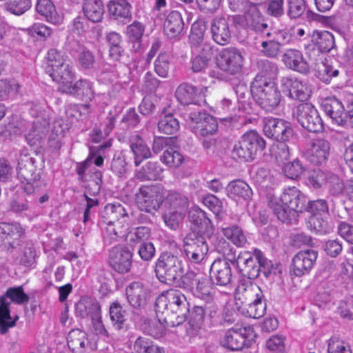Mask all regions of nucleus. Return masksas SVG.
I'll list each match as a JSON object with an SVG mask.
<instances>
[{
  "instance_id": "nucleus-32",
  "label": "nucleus",
  "mask_w": 353,
  "mask_h": 353,
  "mask_svg": "<svg viewBox=\"0 0 353 353\" xmlns=\"http://www.w3.org/2000/svg\"><path fill=\"white\" fill-rule=\"evenodd\" d=\"M282 61L286 67L294 71L306 73L309 70V64L299 50H286L282 57Z\"/></svg>"
},
{
  "instance_id": "nucleus-33",
  "label": "nucleus",
  "mask_w": 353,
  "mask_h": 353,
  "mask_svg": "<svg viewBox=\"0 0 353 353\" xmlns=\"http://www.w3.org/2000/svg\"><path fill=\"white\" fill-rule=\"evenodd\" d=\"M236 262L243 274L248 275V277H255L259 275V265L258 264V259L254 255V249L252 252H241L237 257Z\"/></svg>"
},
{
  "instance_id": "nucleus-36",
  "label": "nucleus",
  "mask_w": 353,
  "mask_h": 353,
  "mask_svg": "<svg viewBox=\"0 0 353 353\" xmlns=\"http://www.w3.org/2000/svg\"><path fill=\"white\" fill-rule=\"evenodd\" d=\"M238 310L248 317L253 319L262 317L266 311V303L263 292Z\"/></svg>"
},
{
  "instance_id": "nucleus-35",
  "label": "nucleus",
  "mask_w": 353,
  "mask_h": 353,
  "mask_svg": "<svg viewBox=\"0 0 353 353\" xmlns=\"http://www.w3.org/2000/svg\"><path fill=\"white\" fill-rule=\"evenodd\" d=\"M184 23L179 11H172L166 17L163 23L164 34L169 39L178 37L183 30Z\"/></svg>"
},
{
  "instance_id": "nucleus-27",
  "label": "nucleus",
  "mask_w": 353,
  "mask_h": 353,
  "mask_svg": "<svg viewBox=\"0 0 353 353\" xmlns=\"http://www.w3.org/2000/svg\"><path fill=\"white\" fill-rule=\"evenodd\" d=\"M262 292L261 288L251 281L240 283L234 291L235 305L237 310L253 300L256 296H260Z\"/></svg>"
},
{
  "instance_id": "nucleus-57",
  "label": "nucleus",
  "mask_w": 353,
  "mask_h": 353,
  "mask_svg": "<svg viewBox=\"0 0 353 353\" xmlns=\"http://www.w3.org/2000/svg\"><path fill=\"white\" fill-rule=\"evenodd\" d=\"M158 128L161 132L171 134L179 130V123L173 114H168L161 118L158 123Z\"/></svg>"
},
{
  "instance_id": "nucleus-8",
  "label": "nucleus",
  "mask_w": 353,
  "mask_h": 353,
  "mask_svg": "<svg viewBox=\"0 0 353 353\" xmlns=\"http://www.w3.org/2000/svg\"><path fill=\"white\" fill-rule=\"evenodd\" d=\"M183 117L187 128L200 139L214 134L217 130L216 119L205 112L187 110Z\"/></svg>"
},
{
  "instance_id": "nucleus-4",
  "label": "nucleus",
  "mask_w": 353,
  "mask_h": 353,
  "mask_svg": "<svg viewBox=\"0 0 353 353\" xmlns=\"http://www.w3.org/2000/svg\"><path fill=\"white\" fill-rule=\"evenodd\" d=\"M254 101L267 112H272L280 104L281 94L275 83L263 72L259 73L251 85Z\"/></svg>"
},
{
  "instance_id": "nucleus-48",
  "label": "nucleus",
  "mask_w": 353,
  "mask_h": 353,
  "mask_svg": "<svg viewBox=\"0 0 353 353\" xmlns=\"http://www.w3.org/2000/svg\"><path fill=\"white\" fill-rule=\"evenodd\" d=\"M223 235L237 247H243L247 242L246 236L238 225H233L221 229Z\"/></svg>"
},
{
  "instance_id": "nucleus-22",
  "label": "nucleus",
  "mask_w": 353,
  "mask_h": 353,
  "mask_svg": "<svg viewBox=\"0 0 353 353\" xmlns=\"http://www.w3.org/2000/svg\"><path fill=\"white\" fill-rule=\"evenodd\" d=\"M321 107L333 123L340 126L347 124V109H345L343 103L336 97L323 99Z\"/></svg>"
},
{
  "instance_id": "nucleus-9",
  "label": "nucleus",
  "mask_w": 353,
  "mask_h": 353,
  "mask_svg": "<svg viewBox=\"0 0 353 353\" xmlns=\"http://www.w3.org/2000/svg\"><path fill=\"white\" fill-rule=\"evenodd\" d=\"M155 272L159 279L167 283L181 281L185 275L182 262L177 256L163 253L156 263Z\"/></svg>"
},
{
  "instance_id": "nucleus-31",
  "label": "nucleus",
  "mask_w": 353,
  "mask_h": 353,
  "mask_svg": "<svg viewBox=\"0 0 353 353\" xmlns=\"http://www.w3.org/2000/svg\"><path fill=\"white\" fill-rule=\"evenodd\" d=\"M206 91V87L199 89L190 84L182 83L177 88L175 96L181 104H196L198 102L199 96L203 95Z\"/></svg>"
},
{
  "instance_id": "nucleus-37",
  "label": "nucleus",
  "mask_w": 353,
  "mask_h": 353,
  "mask_svg": "<svg viewBox=\"0 0 353 353\" xmlns=\"http://www.w3.org/2000/svg\"><path fill=\"white\" fill-rule=\"evenodd\" d=\"M108 8L110 16L118 21L125 23L131 18V6L126 0H110Z\"/></svg>"
},
{
  "instance_id": "nucleus-54",
  "label": "nucleus",
  "mask_w": 353,
  "mask_h": 353,
  "mask_svg": "<svg viewBox=\"0 0 353 353\" xmlns=\"http://www.w3.org/2000/svg\"><path fill=\"white\" fill-rule=\"evenodd\" d=\"M143 331L154 338H160L164 334L165 325L161 320L156 318L146 319L142 325Z\"/></svg>"
},
{
  "instance_id": "nucleus-52",
  "label": "nucleus",
  "mask_w": 353,
  "mask_h": 353,
  "mask_svg": "<svg viewBox=\"0 0 353 353\" xmlns=\"http://www.w3.org/2000/svg\"><path fill=\"white\" fill-rule=\"evenodd\" d=\"M145 31L144 26L140 22L135 21L128 26L126 34L133 43V49L139 51L141 49V38Z\"/></svg>"
},
{
  "instance_id": "nucleus-63",
  "label": "nucleus",
  "mask_w": 353,
  "mask_h": 353,
  "mask_svg": "<svg viewBox=\"0 0 353 353\" xmlns=\"http://www.w3.org/2000/svg\"><path fill=\"white\" fill-rule=\"evenodd\" d=\"M4 297L9 298L12 302L19 305L27 303L29 300V297L24 292L22 286L8 288Z\"/></svg>"
},
{
  "instance_id": "nucleus-6",
  "label": "nucleus",
  "mask_w": 353,
  "mask_h": 353,
  "mask_svg": "<svg viewBox=\"0 0 353 353\" xmlns=\"http://www.w3.org/2000/svg\"><path fill=\"white\" fill-rule=\"evenodd\" d=\"M108 214L112 218H118L116 221H110L104 227L103 232V241L110 244L114 241L126 237L130 229V219L123 207L119 203H108L105 206Z\"/></svg>"
},
{
  "instance_id": "nucleus-43",
  "label": "nucleus",
  "mask_w": 353,
  "mask_h": 353,
  "mask_svg": "<svg viewBox=\"0 0 353 353\" xmlns=\"http://www.w3.org/2000/svg\"><path fill=\"white\" fill-rule=\"evenodd\" d=\"M68 129V124L64 123L62 119L55 121L48 140L49 148L53 151L59 150L62 145V139Z\"/></svg>"
},
{
  "instance_id": "nucleus-42",
  "label": "nucleus",
  "mask_w": 353,
  "mask_h": 353,
  "mask_svg": "<svg viewBox=\"0 0 353 353\" xmlns=\"http://www.w3.org/2000/svg\"><path fill=\"white\" fill-rule=\"evenodd\" d=\"M244 21L242 26H248L256 32H263L267 28V24L261 19V13L256 5L251 4L249 9L243 15Z\"/></svg>"
},
{
  "instance_id": "nucleus-56",
  "label": "nucleus",
  "mask_w": 353,
  "mask_h": 353,
  "mask_svg": "<svg viewBox=\"0 0 353 353\" xmlns=\"http://www.w3.org/2000/svg\"><path fill=\"white\" fill-rule=\"evenodd\" d=\"M282 171L285 176L295 180L301 176L305 171V168L299 159H296L291 162L284 163Z\"/></svg>"
},
{
  "instance_id": "nucleus-30",
  "label": "nucleus",
  "mask_w": 353,
  "mask_h": 353,
  "mask_svg": "<svg viewBox=\"0 0 353 353\" xmlns=\"http://www.w3.org/2000/svg\"><path fill=\"white\" fill-rule=\"evenodd\" d=\"M211 33L213 40L219 45H225L231 38L228 19L223 17H215L211 24Z\"/></svg>"
},
{
  "instance_id": "nucleus-41",
  "label": "nucleus",
  "mask_w": 353,
  "mask_h": 353,
  "mask_svg": "<svg viewBox=\"0 0 353 353\" xmlns=\"http://www.w3.org/2000/svg\"><path fill=\"white\" fill-rule=\"evenodd\" d=\"M76 314L82 317L97 316L100 314V305L99 303L90 297L81 298L75 306Z\"/></svg>"
},
{
  "instance_id": "nucleus-13",
  "label": "nucleus",
  "mask_w": 353,
  "mask_h": 353,
  "mask_svg": "<svg viewBox=\"0 0 353 353\" xmlns=\"http://www.w3.org/2000/svg\"><path fill=\"white\" fill-rule=\"evenodd\" d=\"M183 252L187 262L192 264L203 263L207 258L208 245L204 239L190 234L183 240Z\"/></svg>"
},
{
  "instance_id": "nucleus-39",
  "label": "nucleus",
  "mask_w": 353,
  "mask_h": 353,
  "mask_svg": "<svg viewBox=\"0 0 353 353\" xmlns=\"http://www.w3.org/2000/svg\"><path fill=\"white\" fill-rule=\"evenodd\" d=\"M130 149L134 154V163L138 166L141 163L151 157V152L148 145L138 134L133 135L130 139Z\"/></svg>"
},
{
  "instance_id": "nucleus-1",
  "label": "nucleus",
  "mask_w": 353,
  "mask_h": 353,
  "mask_svg": "<svg viewBox=\"0 0 353 353\" xmlns=\"http://www.w3.org/2000/svg\"><path fill=\"white\" fill-rule=\"evenodd\" d=\"M46 71L52 79L59 84V90L63 93L79 99L90 101L94 93L92 83L85 79H80L72 84L74 72L65 56L56 49L48 52Z\"/></svg>"
},
{
  "instance_id": "nucleus-18",
  "label": "nucleus",
  "mask_w": 353,
  "mask_h": 353,
  "mask_svg": "<svg viewBox=\"0 0 353 353\" xmlns=\"http://www.w3.org/2000/svg\"><path fill=\"white\" fill-rule=\"evenodd\" d=\"M152 295L149 286L141 281H134L125 288L128 303L134 308L144 307Z\"/></svg>"
},
{
  "instance_id": "nucleus-40",
  "label": "nucleus",
  "mask_w": 353,
  "mask_h": 353,
  "mask_svg": "<svg viewBox=\"0 0 353 353\" xmlns=\"http://www.w3.org/2000/svg\"><path fill=\"white\" fill-rule=\"evenodd\" d=\"M311 230L321 234H326L334 229V223L328 213L313 214L309 220Z\"/></svg>"
},
{
  "instance_id": "nucleus-28",
  "label": "nucleus",
  "mask_w": 353,
  "mask_h": 353,
  "mask_svg": "<svg viewBox=\"0 0 353 353\" xmlns=\"http://www.w3.org/2000/svg\"><path fill=\"white\" fill-rule=\"evenodd\" d=\"M330 143L323 139L314 140L307 149L305 156L314 164L321 165L325 163L330 155Z\"/></svg>"
},
{
  "instance_id": "nucleus-46",
  "label": "nucleus",
  "mask_w": 353,
  "mask_h": 353,
  "mask_svg": "<svg viewBox=\"0 0 353 353\" xmlns=\"http://www.w3.org/2000/svg\"><path fill=\"white\" fill-rule=\"evenodd\" d=\"M10 303L6 298H0V333L4 334L7 331L15 325L17 318L13 319L10 316Z\"/></svg>"
},
{
  "instance_id": "nucleus-23",
  "label": "nucleus",
  "mask_w": 353,
  "mask_h": 353,
  "mask_svg": "<svg viewBox=\"0 0 353 353\" xmlns=\"http://www.w3.org/2000/svg\"><path fill=\"white\" fill-rule=\"evenodd\" d=\"M132 250L125 246L118 245L110 252V263L120 273L128 272L132 265Z\"/></svg>"
},
{
  "instance_id": "nucleus-61",
  "label": "nucleus",
  "mask_w": 353,
  "mask_h": 353,
  "mask_svg": "<svg viewBox=\"0 0 353 353\" xmlns=\"http://www.w3.org/2000/svg\"><path fill=\"white\" fill-rule=\"evenodd\" d=\"M170 69L169 54L165 52H161L154 61L155 72L161 77L165 78L168 76Z\"/></svg>"
},
{
  "instance_id": "nucleus-24",
  "label": "nucleus",
  "mask_w": 353,
  "mask_h": 353,
  "mask_svg": "<svg viewBox=\"0 0 353 353\" xmlns=\"http://www.w3.org/2000/svg\"><path fill=\"white\" fill-rule=\"evenodd\" d=\"M188 219L192 223V229L197 233L210 236L214 232V226L205 212L199 206L194 205L188 214Z\"/></svg>"
},
{
  "instance_id": "nucleus-44",
  "label": "nucleus",
  "mask_w": 353,
  "mask_h": 353,
  "mask_svg": "<svg viewBox=\"0 0 353 353\" xmlns=\"http://www.w3.org/2000/svg\"><path fill=\"white\" fill-rule=\"evenodd\" d=\"M83 11L86 18L94 23L100 21L104 14V6L101 0H85Z\"/></svg>"
},
{
  "instance_id": "nucleus-14",
  "label": "nucleus",
  "mask_w": 353,
  "mask_h": 353,
  "mask_svg": "<svg viewBox=\"0 0 353 353\" xmlns=\"http://www.w3.org/2000/svg\"><path fill=\"white\" fill-rule=\"evenodd\" d=\"M263 123V132L267 137L279 142H289L294 139V132L290 122L282 119L265 117Z\"/></svg>"
},
{
  "instance_id": "nucleus-51",
  "label": "nucleus",
  "mask_w": 353,
  "mask_h": 353,
  "mask_svg": "<svg viewBox=\"0 0 353 353\" xmlns=\"http://www.w3.org/2000/svg\"><path fill=\"white\" fill-rule=\"evenodd\" d=\"M163 170L157 163L148 162L137 172L136 176L141 180H157L161 177Z\"/></svg>"
},
{
  "instance_id": "nucleus-59",
  "label": "nucleus",
  "mask_w": 353,
  "mask_h": 353,
  "mask_svg": "<svg viewBox=\"0 0 353 353\" xmlns=\"http://www.w3.org/2000/svg\"><path fill=\"white\" fill-rule=\"evenodd\" d=\"M328 173H324L319 169H315L309 172L305 184L313 188H319L327 183Z\"/></svg>"
},
{
  "instance_id": "nucleus-58",
  "label": "nucleus",
  "mask_w": 353,
  "mask_h": 353,
  "mask_svg": "<svg viewBox=\"0 0 353 353\" xmlns=\"http://www.w3.org/2000/svg\"><path fill=\"white\" fill-rule=\"evenodd\" d=\"M150 236V229L147 227H138L131 230L128 236L127 239L129 243L134 246L138 243H145Z\"/></svg>"
},
{
  "instance_id": "nucleus-26",
  "label": "nucleus",
  "mask_w": 353,
  "mask_h": 353,
  "mask_svg": "<svg viewBox=\"0 0 353 353\" xmlns=\"http://www.w3.org/2000/svg\"><path fill=\"white\" fill-rule=\"evenodd\" d=\"M210 275L212 283L226 286L231 282L232 276L230 262L225 259H216L211 265Z\"/></svg>"
},
{
  "instance_id": "nucleus-19",
  "label": "nucleus",
  "mask_w": 353,
  "mask_h": 353,
  "mask_svg": "<svg viewBox=\"0 0 353 353\" xmlns=\"http://www.w3.org/2000/svg\"><path fill=\"white\" fill-rule=\"evenodd\" d=\"M25 229L18 223H0V243L8 250H16L21 245Z\"/></svg>"
},
{
  "instance_id": "nucleus-50",
  "label": "nucleus",
  "mask_w": 353,
  "mask_h": 353,
  "mask_svg": "<svg viewBox=\"0 0 353 353\" xmlns=\"http://www.w3.org/2000/svg\"><path fill=\"white\" fill-rule=\"evenodd\" d=\"M254 184L261 189L271 188L275 183L274 179L269 170L260 168L252 175Z\"/></svg>"
},
{
  "instance_id": "nucleus-47",
  "label": "nucleus",
  "mask_w": 353,
  "mask_h": 353,
  "mask_svg": "<svg viewBox=\"0 0 353 353\" xmlns=\"http://www.w3.org/2000/svg\"><path fill=\"white\" fill-rule=\"evenodd\" d=\"M48 125V122L46 120H43L42 123L39 120L34 121L31 130L25 135L27 143L32 146L41 145Z\"/></svg>"
},
{
  "instance_id": "nucleus-21",
  "label": "nucleus",
  "mask_w": 353,
  "mask_h": 353,
  "mask_svg": "<svg viewBox=\"0 0 353 353\" xmlns=\"http://www.w3.org/2000/svg\"><path fill=\"white\" fill-rule=\"evenodd\" d=\"M318 257V252L314 250L299 252L292 259L291 272L296 276L308 274L312 269Z\"/></svg>"
},
{
  "instance_id": "nucleus-17",
  "label": "nucleus",
  "mask_w": 353,
  "mask_h": 353,
  "mask_svg": "<svg viewBox=\"0 0 353 353\" xmlns=\"http://www.w3.org/2000/svg\"><path fill=\"white\" fill-rule=\"evenodd\" d=\"M243 61L241 52L235 48H224L216 57V65L219 68L230 74L240 72Z\"/></svg>"
},
{
  "instance_id": "nucleus-60",
  "label": "nucleus",
  "mask_w": 353,
  "mask_h": 353,
  "mask_svg": "<svg viewBox=\"0 0 353 353\" xmlns=\"http://www.w3.org/2000/svg\"><path fill=\"white\" fill-rule=\"evenodd\" d=\"M110 316L114 326L117 330L121 329L125 321V312L119 303H112L110 307Z\"/></svg>"
},
{
  "instance_id": "nucleus-12",
  "label": "nucleus",
  "mask_w": 353,
  "mask_h": 353,
  "mask_svg": "<svg viewBox=\"0 0 353 353\" xmlns=\"http://www.w3.org/2000/svg\"><path fill=\"white\" fill-rule=\"evenodd\" d=\"M165 198V192L161 185L142 186L137 194V203L141 210L152 213L157 211Z\"/></svg>"
},
{
  "instance_id": "nucleus-34",
  "label": "nucleus",
  "mask_w": 353,
  "mask_h": 353,
  "mask_svg": "<svg viewBox=\"0 0 353 353\" xmlns=\"http://www.w3.org/2000/svg\"><path fill=\"white\" fill-rule=\"evenodd\" d=\"M36 10L49 23L60 25L63 21V14L57 10L51 0H37Z\"/></svg>"
},
{
  "instance_id": "nucleus-3",
  "label": "nucleus",
  "mask_w": 353,
  "mask_h": 353,
  "mask_svg": "<svg viewBox=\"0 0 353 353\" xmlns=\"http://www.w3.org/2000/svg\"><path fill=\"white\" fill-rule=\"evenodd\" d=\"M305 196L296 187L285 188L280 198L272 197L269 205L282 222L291 223L296 220L299 213L305 208Z\"/></svg>"
},
{
  "instance_id": "nucleus-16",
  "label": "nucleus",
  "mask_w": 353,
  "mask_h": 353,
  "mask_svg": "<svg viewBox=\"0 0 353 353\" xmlns=\"http://www.w3.org/2000/svg\"><path fill=\"white\" fill-rule=\"evenodd\" d=\"M280 88L287 97L293 100L306 101L310 98L311 94L307 84L294 76L281 77Z\"/></svg>"
},
{
  "instance_id": "nucleus-5",
  "label": "nucleus",
  "mask_w": 353,
  "mask_h": 353,
  "mask_svg": "<svg viewBox=\"0 0 353 353\" xmlns=\"http://www.w3.org/2000/svg\"><path fill=\"white\" fill-rule=\"evenodd\" d=\"M205 28L201 22H194L191 28L190 39L192 46L193 56L191 59V70L194 72L204 70L212 57V49L210 45L203 43Z\"/></svg>"
},
{
  "instance_id": "nucleus-55",
  "label": "nucleus",
  "mask_w": 353,
  "mask_h": 353,
  "mask_svg": "<svg viewBox=\"0 0 353 353\" xmlns=\"http://www.w3.org/2000/svg\"><path fill=\"white\" fill-rule=\"evenodd\" d=\"M19 85L14 79H0V100H7L14 97L19 92Z\"/></svg>"
},
{
  "instance_id": "nucleus-11",
  "label": "nucleus",
  "mask_w": 353,
  "mask_h": 353,
  "mask_svg": "<svg viewBox=\"0 0 353 353\" xmlns=\"http://www.w3.org/2000/svg\"><path fill=\"white\" fill-rule=\"evenodd\" d=\"M183 287L195 296L205 302L213 300L214 290L208 278L202 274L190 271L183 278Z\"/></svg>"
},
{
  "instance_id": "nucleus-7",
  "label": "nucleus",
  "mask_w": 353,
  "mask_h": 353,
  "mask_svg": "<svg viewBox=\"0 0 353 353\" xmlns=\"http://www.w3.org/2000/svg\"><path fill=\"white\" fill-rule=\"evenodd\" d=\"M265 147V141L259 134L256 130H249L234 145L232 157L242 161H252Z\"/></svg>"
},
{
  "instance_id": "nucleus-38",
  "label": "nucleus",
  "mask_w": 353,
  "mask_h": 353,
  "mask_svg": "<svg viewBox=\"0 0 353 353\" xmlns=\"http://www.w3.org/2000/svg\"><path fill=\"white\" fill-rule=\"evenodd\" d=\"M326 185L330 193L333 196H346L349 199H353V186L344 185L343 179L338 176L328 173Z\"/></svg>"
},
{
  "instance_id": "nucleus-10",
  "label": "nucleus",
  "mask_w": 353,
  "mask_h": 353,
  "mask_svg": "<svg viewBox=\"0 0 353 353\" xmlns=\"http://www.w3.org/2000/svg\"><path fill=\"white\" fill-rule=\"evenodd\" d=\"M256 336L252 327H234L227 330L220 341L221 345L232 351L251 345Z\"/></svg>"
},
{
  "instance_id": "nucleus-25",
  "label": "nucleus",
  "mask_w": 353,
  "mask_h": 353,
  "mask_svg": "<svg viewBox=\"0 0 353 353\" xmlns=\"http://www.w3.org/2000/svg\"><path fill=\"white\" fill-rule=\"evenodd\" d=\"M67 339L68 347L73 353H83L97 349V343L89 339L85 332L79 329L71 330Z\"/></svg>"
},
{
  "instance_id": "nucleus-49",
  "label": "nucleus",
  "mask_w": 353,
  "mask_h": 353,
  "mask_svg": "<svg viewBox=\"0 0 353 353\" xmlns=\"http://www.w3.org/2000/svg\"><path fill=\"white\" fill-rule=\"evenodd\" d=\"M339 70L330 62V60L325 59L318 65L316 77L323 83L329 84L333 77L339 75Z\"/></svg>"
},
{
  "instance_id": "nucleus-29",
  "label": "nucleus",
  "mask_w": 353,
  "mask_h": 353,
  "mask_svg": "<svg viewBox=\"0 0 353 353\" xmlns=\"http://www.w3.org/2000/svg\"><path fill=\"white\" fill-rule=\"evenodd\" d=\"M227 195L237 203H247L252 198V190L243 180L237 179L230 182L225 188Z\"/></svg>"
},
{
  "instance_id": "nucleus-64",
  "label": "nucleus",
  "mask_w": 353,
  "mask_h": 353,
  "mask_svg": "<svg viewBox=\"0 0 353 353\" xmlns=\"http://www.w3.org/2000/svg\"><path fill=\"white\" fill-rule=\"evenodd\" d=\"M266 347L273 353H283L285 350V338L282 335H273L266 341Z\"/></svg>"
},
{
  "instance_id": "nucleus-15",
  "label": "nucleus",
  "mask_w": 353,
  "mask_h": 353,
  "mask_svg": "<svg viewBox=\"0 0 353 353\" xmlns=\"http://www.w3.org/2000/svg\"><path fill=\"white\" fill-rule=\"evenodd\" d=\"M294 115L301 126L310 132H319L323 129L322 119L316 108L310 103L297 105Z\"/></svg>"
},
{
  "instance_id": "nucleus-45",
  "label": "nucleus",
  "mask_w": 353,
  "mask_h": 353,
  "mask_svg": "<svg viewBox=\"0 0 353 353\" xmlns=\"http://www.w3.org/2000/svg\"><path fill=\"white\" fill-rule=\"evenodd\" d=\"M312 41L321 52H330L335 44L333 34L325 30L314 31L312 35Z\"/></svg>"
},
{
  "instance_id": "nucleus-62",
  "label": "nucleus",
  "mask_w": 353,
  "mask_h": 353,
  "mask_svg": "<svg viewBox=\"0 0 353 353\" xmlns=\"http://www.w3.org/2000/svg\"><path fill=\"white\" fill-rule=\"evenodd\" d=\"M185 216L184 211L181 208L179 210L170 211L163 215L165 225L172 230H176Z\"/></svg>"
},
{
  "instance_id": "nucleus-2",
  "label": "nucleus",
  "mask_w": 353,
  "mask_h": 353,
  "mask_svg": "<svg viewBox=\"0 0 353 353\" xmlns=\"http://www.w3.org/2000/svg\"><path fill=\"white\" fill-rule=\"evenodd\" d=\"M157 314H161L162 321L172 327L182 324L190 312L185 296L179 290H169L162 292L155 303Z\"/></svg>"
},
{
  "instance_id": "nucleus-20",
  "label": "nucleus",
  "mask_w": 353,
  "mask_h": 353,
  "mask_svg": "<svg viewBox=\"0 0 353 353\" xmlns=\"http://www.w3.org/2000/svg\"><path fill=\"white\" fill-rule=\"evenodd\" d=\"M34 159L30 157L27 150H23L20 153L18 162V174L27 182L23 184V189L27 194H32L35 191V186L31 181L35 180L33 172L35 170Z\"/></svg>"
},
{
  "instance_id": "nucleus-53",
  "label": "nucleus",
  "mask_w": 353,
  "mask_h": 353,
  "mask_svg": "<svg viewBox=\"0 0 353 353\" xmlns=\"http://www.w3.org/2000/svg\"><path fill=\"white\" fill-rule=\"evenodd\" d=\"M161 161L170 168H178L184 161V158L181 153L176 150L174 147H168L166 148L162 156Z\"/></svg>"
}]
</instances>
